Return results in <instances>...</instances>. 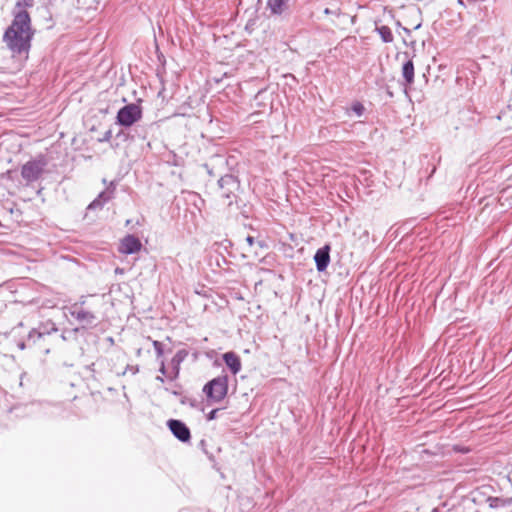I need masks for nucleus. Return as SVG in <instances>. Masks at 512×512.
<instances>
[{
  "instance_id": "6e6552de",
  "label": "nucleus",
  "mask_w": 512,
  "mask_h": 512,
  "mask_svg": "<svg viewBox=\"0 0 512 512\" xmlns=\"http://www.w3.org/2000/svg\"><path fill=\"white\" fill-rule=\"evenodd\" d=\"M114 190L115 188L113 183H111L109 187L99 193V195L88 205L87 210L91 211L102 209L105 203L113 198Z\"/></svg>"
},
{
  "instance_id": "7ed1b4c3",
  "label": "nucleus",
  "mask_w": 512,
  "mask_h": 512,
  "mask_svg": "<svg viewBox=\"0 0 512 512\" xmlns=\"http://www.w3.org/2000/svg\"><path fill=\"white\" fill-rule=\"evenodd\" d=\"M218 186L220 196L226 199V204L230 206L233 203V199L237 197L236 193L240 188L239 180L232 174H226L218 180Z\"/></svg>"
},
{
  "instance_id": "5701e85b",
  "label": "nucleus",
  "mask_w": 512,
  "mask_h": 512,
  "mask_svg": "<svg viewBox=\"0 0 512 512\" xmlns=\"http://www.w3.org/2000/svg\"><path fill=\"white\" fill-rule=\"evenodd\" d=\"M159 364H160V367H159V372L161 375H164V376H168L169 374H167V369H166V366H165V361L164 359H161L159 361Z\"/></svg>"
},
{
  "instance_id": "a211bd4d",
  "label": "nucleus",
  "mask_w": 512,
  "mask_h": 512,
  "mask_svg": "<svg viewBox=\"0 0 512 512\" xmlns=\"http://www.w3.org/2000/svg\"><path fill=\"white\" fill-rule=\"evenodd\" d=\"M350 111L353 112L357 117H361L365 112V107L361 102L355 101L352 103L350 109L347 110L348 115Z\"/></svg>"
},
{
  "instance_id": "b1692460",
  "label": "nucleus",
  "mask_w": 512,
  "mask_h": 512,
  "mask_svg": "<svg viewBox=\"0 0 512 512\" xmlns=\"http://www.w3.org/2000/svg\"><path fill=\"white\" fill-rule=\"evenodd\" d=\"M219 409H213L207 414V420L211 421L217 418Z\"/></svg>"
},
{
  "instance_id": "aec40b11",
  "label": "nucleus",
  "mask_w": 512,
  "mask_h": 512,
  "mask_svg": "<svg viewBox=\"0 0 512 512\" xmlns=\"http://www.w3.org/2000/svg\"><path fill=\"white\" fill-rule=\"evenodd\" d=\"M32 5L33 0H18L14 11L26 10V7H31Z\"/></svg>"
},
{
  "instance_id": "423d86ee",
  "label": "nucleus",
  "mask_w": 512,
  "mask_h": 512,
  "mask_svg": "<svg viewBox=\"0 0 512 512\" xmlns=\"http://www.w3.org/2000/svg\"><path fill=\"white\" fill-rule=\"evenodd\" d=\"M142 117V109L139 105L131 103L123 106L117 112V123L124 127H130Z\"/></svg>"
},
{
  "instance_id": "bb28decb",
  "label": "nucleus",
  "mask_w": 512,
  "mask_h": 512,
  "mask_svg": "<svg viewBox=\"0 0 512 512\" xmlns=\"http://www.w3.org/2000/svg\"><path fill=\"white\" fill-rule=\"evenodd\" d=\"M17 346L19 349L24 350L26 347V344H25V342L20 341V342H18Z\"/></svg>"
},
{
  "instance_id": "9d476101",
  "label": "nucleus",
  "mask_w": 512,
  "mask_h": 512,
  "mask_svg": "<svg viewBox=\"0 0 512 512\" xmlns=\"http://www.w3.org/2000/svg\"><path fill=\"white\" fill-rule=\"evenodd\" d=\"M142 247L141 241L134 235L125 236L121 242L119 251L124 254H133L138 252Z\"/></svg>"
},
{
  "instance_id": "7c9ffc66",
  "label": "nucleus",
  "mask_w": 512,
  "mask_h": 512,
  "mask_svg": "<svg viewBox=\"0 0 512 512\" xmlns=\"http://www.w3.org/2000/svg\"><path fill=\"white\" fill-rule=\"evenodd\" d=\"M89 369H90L91 371H94V364H91V365L89 366Z\"/></svg>"
},
{
  "instance_id": "39448f33",
  "label": "nucleus",
  "mask_w": 512,
  "mask_h": 512,
  "mask_svg": "<svg viewBox=\"0 0 512 512\" xmlns=\"http://www.w3.org/2000/svg\"><path fill=\"white\" fill-rule=\"evenodd\" d=\"M46 165V158L40 155L36 159L30 160L22 166L21 176L27 182L37 181L42 175Z\"/></svg>"
},
{
  "instance_id": "412c9836",
  "label": "nucleus",
  "mask_w": 512,
  "mask_h": 512,
  "mask_svg": "<svg viewBox=\"0 0 512 512\" xmlns=\"http://www.w3.org/2000/svg\"><path fill=\"white\" fill-rule=\"evenodd\" d=\"M130 372L133 375H136L139 372V366L138 365H127L124 371L120 375H125L126 373Z\"/></svg>"
},
{
  "instance_id": "c756f323",
  "label": "nucleus",
  "mask_w": 512,
  "mask_h": 512,
  "mask_svg": "<svg viewBox=\"0 0 512 512\" xmlns=\"http://www.w3.org/2000/svg\"><path fill=\"white\" fill-rule=\"evenodd\" d=\"M403 31H404L407 35H409V34H410V32H411V31H410L408 28H406V27H403Z\"/></svg>"
},
{
  "instance_id": "f8f14e48",
  "label": "nucleus",
  "mask_w": 512,
  "mask_h": 512,
  "mask_svg": "<svg viewBox=\"0 0 512 512\" xmlns=\"http://www.w3.org/2000/svg\"><path fill=\"white\" fill-rule=\"evenodd\" d=\"M223 361L230 369L232 374L236 375L241 370L240 357L235 352H226L223 354Z\"/></svg>"
},
{
  "instance_id": "20e7f679",
  "label": "nucleus",
  "mask_w": 512,
  "mask_h": 512,
  "mask_svg": "<svg viewBox=\"0 0 512 512\" xmlns=\"http://www.w3.org/2000/svg\"><path fill=\"white\" fill-rule=\"evenodd\" d=\"M69 314L81 325L82 329H88L95 327L98 322L96 314L85 307L82 304H72L68 308Z\"/></svg>"
},
{
  "instance_id": "f03ea898",
  "label": "nucleus",
  "mask_w": 512,
  "mask_h": 512,
  "mask_svg": "<svg viewBox=\"0 0 512 512\" xmlns=\"http://www.w3.org/2000/svg\"><path fill=\"white\" fill-rule=\"evenodd\" d=\"M203 392L208 401L212 403L221 402L228 392V376L221 375L213 378L204 385Z\"/></svg>"
},
{
  "instance_id": "2eb2a0df",
  "label": "nucleus",
  "mask_w": 512,
  "mask_h": 512,
  "mask_svg": "<svg viewBox=\"0 0 512 512\" xmlns=\"http://www.w3.org/2000/svg\"><path fill=\"white\" fill-rule=\"evenodd\" d=\"M402 76L406 84L411 85L414 82V64L412 60H407L402 67Z\"/></svg>"
},
{
  "instance_id": "9b49d317",
  "label": "nucleus",
  "mask_w": 512,
  "mask_h": 512,
  "mask_svg": "<svg viewBox=\"0 0 512 512\" xmlns=\"http://www.w3.org/2000/svg\"><path fill=\"white\" fill-rule=\"evenodd\" d=\"M314 261L318 272H324L330 263V246L325 245L319 248L315 255Z\"/></svg>"
},
{
  "instance_id": "6ab92c4d",
  "label": "nucleus",
  "mask_w": 512,
  "mask_h": 512,
  "mask_svg": "<svg viewBox=\"0 0 512 512\" xmlns=\"http://www.w3.org/2000/svg\"><path fill=\"white\" fill-rule=\"evenodd\" d=\"M152 345L155 349L157 359H159V361H160L161 359H163V355H164L163 344L160 341L153 340Z\"/></svg>"
},
{
  "instance_id": "393cba45",
  "label": "nucleus",
  "mask_w": 512,
  "mask_h": 512,
  "mask_svg": "<svg viewBox=\"0 0 512 512\" xmlns=\"http://www.w3.org/2000/svg\"><path fill=\"white\" fill-rule=\"evenodd\" d=\"M324 14L326 15H336L338 16L339 15V10H331L329 8H325L324 9Z\"/></svg>"
},
{
  "instance_id": "4468645a",
  "label": "nucleus",
  "mask_w": 512,
  "mask_h": 512,
  "mask_svg": "<svg viewBox=\"0 0 512 512\" xmlns=\"http://www.w3.org/2000/svg\"><path fill=\"white\" fill-rule=\"evenodd\" d=\"M48 325L50 326V328H45L43 331H40V330H37V329H32L29 332V334H28L27 341L28 342H30V341L35 342L36 339H40L44 335H46V334L49 335V334H51L53 332H56L58 330L54 323H49Z\"/></svg>"
},
{
  "instance_id": "2f4dec72",
  "label": "nucleus",
  "mask_w": 512,
  "mask_h": 512,
  "mask_svg": "<svg viewBox=\"0 0 512 512\" xmlns=\"http://www.w3.org/2000/svg\"><path fill=\"white\" fill-rule=\"evenodd\" d=\"M141 354V349H138L137 350V355H140Z\"/></svg>"
},
{
  "instance_id": "4be33fe9",
  "label": "nucleus",
  "mask_w": 512,
  "mask_h": 512,
  "mask_svg": "<svg viewBox=\"0 0 512 512\" xmlns=\"http://www.w3.org/2000/svg\"><path fill=\"white\" fill-rule=\"evenodd\" d=\"M112 137V131L111 130H107L103 136L101 138H99V142H108L110 141Z\"/></svg>"
},
{
  "instance_id": "1a4fd4ad",
  "label": "nucleus",
  "mask_w": 512,
  "mask_h": 512,
  "mask_svg": "<svg viewBox=\"0 0 512 512\" xmlns=\"http://www.w3.org/2000/svg\"><path fill=\"white\" fill-rule=\"evenodd\" d=\"M189 352L186 349H180L171 359V372L167 378L171 381L176 380L180 374L181 363L187 358Z\"/></svg>"
},
{
  "instance_id": "0eeeda50",
  "label": "nucleus",
  "mask_w": 512,
  "mask_h": 512,
  "mask_svg": "<svg viewBox=\"0 0 512 512\" xmlns=\"http://www.w3.org/2000/svg\"><path fill=\"white\" fill-rule=\"evenodd\" d=\"M167 426L171 433L181 442H188L191 439V433L188 426L181 420L170 419Z\"/></svg>"
},
{
  "instance_id": "ddd939ff",
  "label": "nucleus",
  "mask_w": 512,
  "mask_h": 512,
  "mask_svg": "<svg viewBox=\"0 0 512 512\" xmlns=\"http://www.w3.org/2000/svg\"><path fill=\"white\" fill-rule=\"evenodd\" d=\"M486 502L488 503L490 508L501 509L512 505V497H488L486 499Z\"/></svg>"
},
{
  "instance_id": "dca6fc26",
  "label": "nucleus",
  "mask_w": 512,
  "mask_h": 512,
  "mask_svg": "<svg viewBox=\"0 0 512 512\" xmlns=\"http://www.w3.org/2000/svg\"><path fill=\"white\" fill-rule=\"evenodd\" d=\"M287 2L288 0H268L267 7L270 9L272 14L280 15L286 9Z\"/></svg>"
},
{
  "instance_id": "cd10ccee",
  "label": "nucleus",
  "mask_w": 512,
  "mask_h": 512,
  "mask_svg": "<svg viewBox=\"0 0 512 512\" xmlns=\"http://www.w3.org/2000/svg\"><path fill=\"white\" fill-rule=\"evenodd\" d=\"M74 304H82V307H84V304H85V297H84V296H82V297H81V299H80V301L75 302Z\"/></svg>"
},
{
  "instance_id": "f257e3e1",
  "label": "nucleus",
  "mask_w": 512,
  "mask_h": 512,
  "mask_svg": "<svg viewBox=\"0 0 512 512\" xmlns=\"http://www.w3.org/2000/svg\"><path fill=\"white\" fill-rule=\"evenodd\" d=\"M34 34L27 10L13 11V20L4 32L3 41L13 55L27 57Z\"/></svg>"
},
{
  "instance_id": "f3484780",
  "label": "nucleus",
  "mask_w": 512,
  "mask_h": 512,
  "mask_svg": "<svg viewBox=\"0 0 512 512\" xmlns=\"http://www.w3.org/2000/svg\"><path fill=\"white\" fill-rule=\"evenodd\" d=\"M376 31L378 32V34L380 35V37L384 43H391L393 41V39H394L393 34H392L391 29L388 26H385V25L377 26Z\"/></svg>"
},
{
  "instance_id": "a878e982",
  "label": "nucleus",
  "mask_w": 512,
  "mask_h": 512,
  "mask_svg": "<svg viewBox=\"0 0 512 512\" xmlns=\"http://www.w3.org/2000/svg\"><path fill=\"white\" fill-rule=\"evenodd\" d=\"M246 242H247V244H248L249 246H252V245L255 243V239H254V237H253V236L248 235V236L246 237Z\"/></svg>"
},
{
  "instance_id": "c85d7f7f",
  "label": "nucleus",
  "mask_w": 512,
  "mask_h": 512,
  "mask_svg": "<svg viewBox=\"0 0 512 512\" xmlns=\"http://www.w3.org/2000/svg\"><path fill=\"white\" fill-rule=\"evenodd\" d=\"M164 375H160V376H157L156 377V380L163 383L164 382V378H163Z\"/></svg>"
}]
</instances>
